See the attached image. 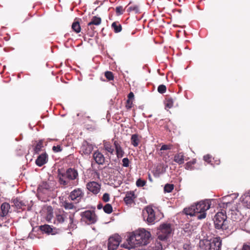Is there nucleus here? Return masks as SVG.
Segmentation results:
<instances>
[{
  "label": "nucleus",
  "instance_id": "nucleus-21",
  "mask_svg": "<svg viewBox=\"0 0 250 250\" xmlns=\"http://www.w3.org/2000/svg\"><path fill=\"white\" fill-rule=\"evenodd\" d=\"M10 209V205L9 203L7 202L3 203L0 206V216L2 217L6 216L8 214Z\"/></svg>",
  "mask_w": 250,
  "mask_h": 250
},
{
  "label": "nucleus",
  "instance_id": "nucleus-8",
  "mask_svg": "<svg viewBox=\"0 0 250 250\" xmlns=\"http://www.w3.org/2000/svg\"><path fill=\"white\" fill-rule=\"evenodd\" d=\"M229 218L230 219V223H236V229L238 227V222L241 220V214L235 206L232 207L229 212Z\"/></svg>",
  "mask_w": 250,
  "mask_h": 250
},
{
  "label": "nucleus",
  "instance_id": "nucleus-4",
  "mask_svg": "<svg viewBox=\"0 0 250 250\" xmlns=\"http://www.w3.org/2000/svg\"><path fill=\"white\" fill-rule=\"evenodd\" d=\"M214 224L216 229H222L227 232H232L236 230V223H230L227 220V216L225 210L217 212L214 218Z\"/></svg>",
  "mask_w": 250,
  "mask_h": 250
},
{
  "label": "nucleus",
  "instance_id": "nucleus-50",
  "mask_svg": "<svg viewBox=\"0 0 250 250\" xmlns=\"http://www.w3.org/2000/svg\"><path fill=\"white\" fill-rule=\"evenodd\" d=\"M177 11L179 12V13H181L182 12V10L181 9H178L177 10Z\"/></svg>",
  "mask_w": 250,
  "mask_h": 250
},
{
  "label": "nucleus",
  "instance_id": "nucleus-46",
  "mask_svg": "<svg viewBox=\"0 0 250 250\" xmlns=\"http://www.w3.org/2000/svg\"><path fill=\"white\" fill-rule=\"evenodd\" d=\"M127 97H128V100L127 101V102L128 103H129V102H130V100H132L134 98V94H133V93L132 92H130L128 94V95L127 96Z\"/></svg>",
  "mask_w": 250,
  "mask_h": 250
},
{
  "label": "nucleus",
  "instance_id": "nucleus-27",
  "mask_svg": "<svg viewBox=\"0 0 250 250\" xmlns=\"http://www.w3.org/2000/svg\"><path fill=\"white\" fill-rule=\"evenodd\" d=\"M71 28L73 31L76 33H79L81 31V27L78 20L76 19L73 22Z\"/></svg>",
  "mask_w": 250,
  "mask_h": 250
},
{
  "label": "nucleus",
  "instance_id": "nucleus-41",
  "mask_svg": "<svg viewBox=\"0 0 250 250\" xmlns=\"http://www.w3.org/2000/svg\"><path fill=\"white\" fill-rule=\"evenodd\" d=\"M146 183V182L145 181L142 180L141 179H139L136 181V186L138 187H142L144 186L145 185Z\"/></svg>",
  "mask_w": 250,
  "mask_h": 250
},
{
  "label": "nucleus",
  "instance_id": "nucleus-14",
  "mask_svg": "<svg viewBox=\"0 0 250 250\" xmlns=\"http://www.w3.org/2000/svg\"><path fill=\"white\" fill-rule=\"evenodd\" d=\"M86 188L90 192L94 194H97L100 191L101 185L97 182L92 181L86 184Z\"/></svg>",
  "mask_w": 250,
  "mask_h": 250
},
{
  "label": "nucleus",
  "instance_id": "nucleus-33",
  "mask_svg": "<svg viewBox=\"0 0 250 250\" xmlns=\"http://www.w3.org/2000/svg\"><path fill=\"white\" fill-rule=\"evenodd\" d=\"M104 211L107 214L111 213L113 211L112 206L109 204H106L103 208Z\"/></svg>",
  "mask_w": 250,
  "mask_h": 250
},
{
  "label": "nucleus",
  "instance_id": "nucleus-39",
  "mask_svg": "<svg viewBox=\"0 0 250 250\" xmlns=\"http://www.w3.org/2000/svg\"><path fill=\"white\" fill-rule=\"evenodd\" d=\"M126 10L125 8V9H123V7L121 6H117L116 8V13L117 15H121L123 14L124 11Z\"/></svg>",
  "mask_w": 250,
  "mask_h": 250
},
{
  "label": "nucleus",
  "instance_id": "nucleus-24",
  "mask_svg": "<svg viewBox=\"0 0 250 250\" xmlns=\"http://www.w3.org/2000/svg\"><path fill=\"white\" fill-rule=\"evenodd\" d=\"M38 190L41 192L45 193L46 191L51 190V187L47 182H43L39 186Z\"/></svg>",
  "mask_w": 250,
  "mask_h": 250
},
{
  "label": "nucleus",
  "instance_id": "nucleus-7",
  "mask_svg": "<svg viewBox=\"0 0 250 250\" xmlns=\"http://www.w3.org/2000/svg\"><path fill=\"white\" fill-rule=\"evenodd\" d=\"M173 231L171 224L163 223L160 225L157 232V238L161 241L167 240Z\"/></svg>",
  "mask_w": 250,
  "mask_h": 250
},
{
  "label": "nucleus",
  "instance_id": "nucleus-29",
  "mask_svg": "<svg viewBox=\"0 0 250 250\" xmlns=\"http://www.w3.org/2000/svg\"><path fill=\"white\" fill-rule=\"evenodd\" d=\"M111 27L115 33H119L121 32L122 29V25L118 21L113 22Z\"/></svg>",
  "mask_w": 250,
  "mask_h": 250
},
{
  "label": "nucleus",
  "instance_id": "nucleus-13",
  "mask_svg": "<svg viewBox=\"0 0 250 250\" xmlns=\"http://www.w3.org/2000/svg\"><path fill=\"white\" fill-rule=\"evenodd\" d=\"M112 142L113 143L117 157L118 159L122 158L125 154V151L121 146L122 143L118 140H115L114 139H112Z\"/></svg>",
  "mask_w": 250,
  "mask_h": 250
},
{
  "label": "nucleus",
  "instance_id": "nucleus-5",
  "mask_svg": "<svg viewBox=\"0 0 250 250\" xmlns=\"http://www.w3.org/2000/svg\"><path fill=\"white\" fill-rule=\"evenodd\" d=\"M75 212L76 211L66 212L62 209H59L55 212L56 220L59 223L62 224L68 218L70 227L73 228L75 226L74 224Z\"/></svg>",
  "mask_w": 250,
  "mask_h": 250
},
{
  "label": "nucleus",
  "instance_id": "nucleus-17",
  "mask_svg": "<svg viewBox=\"0 0 250 250\" xmlns=\"http://www.w3.org/2000/svg\"><path fill=\"white\" fill-rule=\"evenodd\" d=\"M126 11L128 13L132 14H139L140 13V6L136 4L129 3L128 5L125 7Z\"/></svg>",
  "mask_w": 250,
  "mask_h": 250
},
{
  "label": "nucleus",
  "instance_id": "nucleus-12",
  "mask_svg": "<svg viewBox=\"0 0 250 250\" xmlns=\"http://www.w3.org/2000/svg\"><path fill=\"white\" fill-rule=\"evenodd\" d=\"M84 196V193L80 188H77L72 190L69 195V198L72 201L79 202Z\"/></svg>",
  "mask_w": 250,
  "mask_h": 250
},
{
  "label": "nucleus",
  "instance_id": "nucleus-43",
  "mask_svg": "<svg viewBox=\"0 0 250 250\" xmlns=\"http://www.w3.org/2000/svg\"><path fill=\"white\" fill-rule=\"evenodd\" d=\"M123 164L122 166L124 167H128L129 165V161L127 158H125L122 160Z\"/></svg>",
  "mask_w": 250,
  "mask_h": 250
},
{
  "label": "nucleus",
  "instance_id": "nucleus-10",
  "mask_svg": "<svg viewBox=\"0 0 250 250\" xmlns=\"http://www.w3.org/2000/svg\"><path fill=\"white\" fill-rule=\"evenodd\" d=\"M121 241V237L118 234H114L108 239V250H115L119 246Z\"/></svg>",
  "mask_w": 250,
  "mask_h": 250
},
{
  "label": "nucleus",
  "instance_id": "nucleus-23",
  "mask_svg": "<svg viewBox=\"0 0 250 250\" xmlns=\"http://www.w3.org/2000/svg\"><path fill=\"white\" fill-rule=\"evenodd\" d=\"M96 25H90V24H87V35H88L90 37H93L94 36L95 33L97 32V30L96 29Z\"/></svg>",
  "mask_w": 250,
  "mask_h": 250
},
{
  "label": "nucleus",
  "instance_id": "nucleus-18",
  "mask_svg": "<svg viewBox=\"0 0 250 250\" xmlns=\"http://www.w3.org/2000/svg\"><path fill=\"white\" fill-rule=\"evenodd\" d=\"M48 155L46 152L40 155L36 160V164L39 167H42L47 162Z\"/></svg>",
  "mask_w": 250,
  "mask_h": 250
},
{
  "label": "nucleus",
  "instance_id": "nucleus-20",
  "mask_svg": "<svg viewBox=\"0 0 250 250\" xmlns=\"http://www.w3.org/2000/svg\"><path fill=\"white\" fill-rule=\"evenodd\" d=\"M34 153L39 154L43 147V140H40L39 141H36L35 143L32 146Z\"/></svg>",
  "mask_w": 250,
  "mask_h": 250
},
{
  "label": "nucleus",
  "instance_id": "nucleus-49",
  "mask_svg": "<svg viewBox=\"0 0 250 250\" xmlns=\"http://www.w3.org/2000/svg\"><path fill=\"white\" fill-rule=\"evenodd\" d=\"M220 163V160L219 159L217 160H215V164L216 165H219Z\"/></svg>",
  "mask_w": 250,
  "mask_h": 250
},
{
  "label": "nucleus",
  "instance_id": "nucleus-32",
  "mask_svg": "<svg viewBox=\"0 0 250 250\" xmlns=\"http://www.w3.org/2000/svg\"><path fill=\"white\" fill-rule=\"evenodd\" d=\"M40 229L42 231H44L47 233H50L52 231V229L48 225L41 226Z\"/></svg>",
  "mask_w": 250,
  "mask_h": 250
},
{
  "label": "nucleus",
  "instance_id": "nucleus-19",
  "mask_svg": "<svg viewBox=\"0 0 250 250\" xmlns=\"http://www.w3.org/2000/svg\"><path fill=\"white\" fill-rule=\"evenodd\" d=\"M93 157L96 163L99 165H103L104 163L105 158L104 155L98 150L93 153Z\"/></svg>",
  "mask_w": 250,
  "mask_h": 250
},
{
  "label": "nucleus",
  "instance_id": "nucleus-47",
  "mask_svg": "<svg viewBox=\"0 0 250 250\" xmlns=\"http://www.w3.org/2000/svg\"><path fill=\"white\" fill-rule=\"evenodd\" d=\"M242 250H250V246L245 244L243 245Z\"/></svg>",
  "mask_w": 250,
  "mask_h": 250
},
{
  "label": "nucleus",
  "instance_id": "nucleus-11",
  "mask_svg": "<svg viewBox=\"0 0 250 250\" xmlns=\"http://www.w3.org/2000/svg\"><path fill=\"white\" fill-rule=\"evenodd\" d=\"M83 220L88 224H94L96 221V216L94 211L86 210L82 213Z\"/></svg>",
  "mask_w": 250,
  "mask_h": 250
},
{
  "label": "nucleus",
  "instance_id": "nucleus-22",
  "mask_svg": "<svg viewBox=\"0 0 250 250\" xmlns=\"http://www.w3.org/2000/svg\"><path fill=\"white\" fill-rule=\"evenodd\" d=\"M141 138V136L137 134H134L132 135L130 139L131 145H133L134 147L138 146L139 143H140Z\"/></svg>",
  "mask_w": 250,
  "mask_h": 250
},
{
  "label": "nucleus",
  "instance_id": "nucleus-38",
  "mask_svg": "<svg viewBox=\"0 0 250 250\" xmlns=\"http://www.w3.org/2000/svg\"><path fill=\"white\" fill-rule=\"evenodd\" d=\"M158 92L160 94H163L166 92L167 87L164 84H160L158 87Z\"/></svg>",
  "mask_w": 250,
  "mask_h": 250
},
{
  "label": "nucleus",
  "instance_id": "nucleus-51",
  "mask_svg": "<svg viewBox=\"0 0 250 250\" xmlns=\"http://www.w3.org/2000/svg\"><path fill=\"white\" fill-rule=\"evenodd\" d=\"M160 246H161V250H162V249H163V248H162V245H160Z\"/></svg>",
  "mask_w": 250,
  "mask_h": 250
},
{
  "label": "nucleus",
  "instance_id": "nucleus-9",
  "mask_svg": "<svg viewBox=\"0 0 250 250\" xmlns=\"http://www.w3.org/2000/svg\"><path fill=\"white\" fill-rule=\"evenodd\" d=\"M145 211H144V218H146V221L149 224H154L155 222L156 216L154 209L152 207L147 206L145 208Z\"/></svg>",
  "mask_w": 250,
  "mask_h": 250
},
{
  "label": "nucleus",
  "instance_id": "nucleus-25",
  "mask_svg": "<svg viewBox=\"0 0 250 250\" xmlns=\"http://www.w3.org/2000/svg\"><path fill=\"white\" fill-rule=\"evenodd\" d=\"M184 155L183 152H179L174 156V161L179 165L184 163Z\"/></svg>",
  "mask_w": 250,
  "mask_h": 250
},
{
  "label": "nucleus",
  "instance_id": "nucleus-36",
  "mask_svg": "<svg viewBox=\"0 0 250 250\" xmlns=\"http://www.w3.org/2000/svg\"><path fill=\"white\" fill-rule=\"evenodd\" d=\"M173 189L174 186L172 184H167L165 185L164 187L165 192H167L168 193L171 192Z\"/></svg>",
  "mask_w": 250,
  "mask_h": 250
},
{
  "label": "nucleus",
  "instance_id": "nucleus-44",
  "mask_svg": "<svg viewBox=\"0 0 250 250\" xmlns=\"http://www.w3.org/2000/svg\"><path fill=\"white\" fill-rule=\"evenodd\" d=\"M62 148L60 145H57V146H53L52 150L54 152H59L62 150Z\"/></svg>",
  "mask_w": 250,
  "mask_h": 250
},
{
  "label": "nucleus",
  "instance_id": "nucleus-40",
  "mask_svg": "<svg viewBox=\"0 0 250 250\" xmlns=\"http://www.w3.org/2000/svg\"><path fill=\"white\" fill-rule=\"evenodd\" d=\"M172 147H173V146L171 144L163 145L161 146L160 150H170V149H172Z\"/></svg>",
  "mask_w": 250,
  "mask_h": 250
},
{
  "label": "nucleus",
  "instance_id": "nucleus-1",
  "mask_svg": "<svg viewBox=\"0 0 250 250\" xmlns=\"http://www.w3.org/2000/svg\"><path fill=\"white\" fill-rule=\"evenodd\" d=\"M57 178L60 186L63 188H67L72 186H77L79 183V173L77 169L69 167L63 168L57 170Z\"/></svg>",
  "mask_w": 250,
  "mask_h": 250
},
{
  "label": "nucleus",
  "instance_id": "nucleus-30",
  "mask_svg": "<svg viewBox=\"0 0 250 250\" xmlns=\"http://www.w3.org/2000/svg\"><path fill=\"white\" fill-rule=\"evenodd\" d=\"M61 206L63 207L65 209H73L75 208L73 203L68 202L66 201L62 202Z\"/></svg>",
  "mask_w": 250,
  "mask_h": 250
},
{
  "label": "nucleus",
  "instance_id": "nucleus-34",
  "mask_svg": "<svg viewBox=\"0 0 250 250\" xmlns=\"http://www.w3.org/2000/svg\"><path fill=\"white\" fill-rule=\"evenodd\" d=\"M196 160L193 159L191 161L188 162L186 164V168L188 170H192L193 169L192 166L196 163Z\"/></svg>",
  "mask_w": 250,
  "mask_h": 250
},
{
  "label": "nucleus",
  "instance_id": "nucleus-6",
  "mask_svg": "<svg viewBox=\"0 0 250 250\" xmlns=\"http://www.w3.org/2000/svg\"><path fill=\"white\" fill-rule=\"evenodd\" d=\"M221 246L222 240L219 237L200 242L201 247L205 250H220Z\"/></svg>",
  "mask_w": 250,
  "mask_h": 250
},
{
  "label": "nucleus",
  "instance_id": "nucleus-3",
  "mask_svg": "<svg viewBox=\"0 0 250 250\" xmlns=\"http://www.w3.org/2000/svg\"><path fill=\"white\" fill-rule=\"evenodd\" d=\"M151 234L145 229H140L133 232L127 238L129 243L136 245H146L149 243Z\"/></svg>",
  "mask_w": 250,
  "mask_h": 250
},
{
  "label": "nucleus",
  "instance_id": "nucleus-15",
  "mask_svg": "<svg viewBox=\"0 0 250 250\" xmlns=\"http://www.w3.org/2000/svg\"><path fill=\"white\" fill-rule=\"evenodd\" d=\"M93 146L87 142H84L81 147L80 152L82 154L88 156L92 151Z\"/></svg>",
  "mask_w": 250,
  "mask_h": 250
},
{
  "label": "nucleus",
  "instance_id": "nucleus-42",
  "mask_svg": "<svg viewBox=\"0 0 250 250\" xmlns=\"http://www.w3.org/2000/svg\"><path fill=\"white\" fill-rule=\"evenodd\" d=\"M203 159L205 162L208 163H210L212 161V156L209 154L205 155Z\"/></svg>",
  "mask_w": 250,
  "mask_h": 250
},
{
  "label": "nucleus",
  "instance_id": "nucleus-16",
  "mask_svg": "<svg viewBox=\"0 0 250 250\" xmlns=\"http://www.w3.org/2000/svg\"><path fill=\"white\" fill-rule=\"evenodd\" d=\"M136 198L134 192L129 191L126 193L125 196L124 198V201L127 206H131L134 203V200Z\"/></svg>",
  "mask_w": 250,
  "mask_h": 250
},
{
  "label": "nucleus",
  "instance_id": "nucleus-28",
  "mask_svg": "<svg viewBox=\"0 0 250 250\" xmlns=\"http://www.w3.org/2000/svg\"><path fill=\"white\" fill-rule=\"evenodd\" d=\"M102 22V19L100 17H98L97 16H94L91 19V21L88 23V24H90V25H95L98 26Z\"/></svg>",
  "mask_w": 250,
  "mask_h": 250
},
{
  "label": "nucleus",
  "instance_id": "nucleus-52",
  "mask_svg": "<svg viewBox=\"0 0 250 250\" xmlns=\"http://www.w3.org/2000/svg\"><path fill=\"white\" fill-rule=\"evenodd\" d=\"M228 205H230V203H227V205L228 206Z\"/></svg>",
  "mask_w": 250,
  "mask_h": 250
},
{
  "label": "nucleus",
  "instance_id": "nucleus-31",
  "mask_svg": "<svg viewBox=\"0 0 250 250\" xmlns=\"http://www.w3.org/2000/svg\"><path fill=\"white\" fill-rule=\"evenodd\" d=\"M14 205L18 208H21L23 206H25L24 203L18 198L12 200Z\"/></svg>",
  "mask_w": 250,
  "mask_h": 250
},
{
  "label": "nucleus",
  "instance_id": "nucleus-37",
  "mask_svg": "<svg viewBox=\"0 0 250 250\" xmlns=\"http://www.w3.org/2000/svg\"><path fill=\"white\" fill-rule=\"evenodd\" d=\"M104 76L105 77H106V78L108 80V81H111V80H113L114 79V75H113V74L112 72L111 71H106L105 73H104Z\"/></svg>",
  "mask_w": 250,
  "mask_h": 250
},
{
  "label": "nucleus",
  "instance_id": "nucleus-26",
  "mask_svg": "<svg viewBox=\"0 0 250 250\" xmlns=\"http://www.w3.org/2000/svg\"><path fill=\"white\" fill-rule=\"evenodd\" d=\"M103 145L105 150L109 153L110 154H113L114 152V147L111 145L110 142H104Z\"/></svg>",
  "mask_w": 250,
  "mask_h": 250
},
{
  "label": "nucleus",
  "instance_id": "nucleus-2",
  "mask_svg": "<svg viewBox=\"0 0 250 250\" xmlns=\"http://www.w3.org/2000/svg\"><path fill=\"white\" fill-rule=\"evenodd\" d=\"M209 201H202L191 205L188 208H185L184 212L186 215L196 216L198 219L201 220L206 218V211L210 208Z\"/></svg>",
  "mask_w": 250,
  "mask_h": 250
},
{
  "label": "nucleus",
  "instance_id": "nucleus-45",
  "mask_svg": "<svg viewBox=\"0 0 250 250\" xmlns=\"http://www.w3.org/2000/svg\"><path fill=\"white\" fill-rule=\"evenodd\" d=\"M102 199L104 202H108L110 199L109 194L107 193H105L103 196Z\"/></svg>",
  "mask_w": 250,
  "mask_h": 250
},
{
  "label": "nucleus",
  "instance_id": "nucleus-48",
  "mask_svg": "<svg viewBox=\"0 0 250 250\" xmlns=\"http://www.w3.org/2000/svg\"><path fill=\"white\" fill-rule=\"evenodd\" d=\"M102 207H103L102 205L101 204H99L97 206L98 208L99 209H101L102 208Z\"/></svg>",
  "mask_w": 250,
  "mask_h": 250
},
{
  "label": "nucleus",
  "instance_id": "nucleus-35",
  "mask_svg": "<svg viewBox=\"0 0 250 250\" xmlns=\"http://www.w3.org/2000/svg\"><path fill=\"white\" fill-rule=\"evenodd\" d=\"M173 99L172 98H167L166 99V106L169 108H171L173 105Z\"/></svg>",
  "mask_w": 250,
  "mask_h": 250
}]
</instances>
